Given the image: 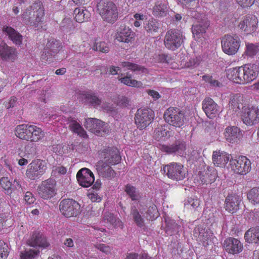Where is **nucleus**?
Instances as JSON below:
<instances>
[{
    "mask_svg": "<svg viewBox=\"0 0 259 259\" xmlns=\"http://www.w3.org/2000/svg\"><path fill=\"white\" fill-rule=\"evenodd\" d=\"M44 15V10L40 4H34L23 13L22 18L26 24L36 27L42 21Z\"/></svg>",
    "mask_w": 259,
    "mask_h": 259,
    "instance_id": "1",
    "label": "nucleus"
},
{
    "mask_svg": "<svg viewBox=\"0 0 259 259\" xmlns=\"http://www.w3.org/2000/svg\"><path fill=\"white\" fill-rule=\"evenodd\" d=\"M99 13L104 21L114 23L118 18L116 6L112 2L106 0L100 1L98 5Z\"/></svg>",
    "mask_w": 259,
    "mask_h": 259,
    "instance_id": "2",
    "label": "nucleus"
},
{
    "mask_svg": "<svg viewBox=\"0 0 259 259\" xmlns=\"http://www.w3.org/2000/svg\"><path fill=\"white\" fill-rule=\"evenodd\" d=\"M232 170L239 175H245L250 170L251 162L245 156H239L233 158L231 155L228 156V161Z\"/></svg>",
    "mask_w": 259,
    "mask_h": 259,
    "instance_id": "3",
    "label": "nucleus"
},
{
    "mask_svg": "<svg viewBox=\"0 0 259 259\" xmlns=\"http://www.w3.org/2000/svg\"><path fill=\"white\" fill-rule=\"evenodd\" d=\"M164 118L167 123L176 127L183 126L186 119L183 112L174 107H169L165 111Z\"/></svg>",
    "mask_w": 259,
    "mask_h": 259,
    "instance_id": "4",
    "label": "nucleus"
},
{
    "mask_svg": "<svg viewBox=\"0 0 259 259\" xmlns=\"http://www.w3.org/2000/svg\"><path fill=\"white\" fill-rule=\"evenodd\" d=\"M183 42V34L178 30H168L164 36V46L167 49L171 51H175L180 48Z\"/></svg>",
    "mask_w": 259,
    "mask_h": 259,
    "instance_id": "5",
    "label": "nucleus"
},
{
    "mask_svg": "<svg viewBox=\"0 0 259 259\" xmlns=\"http://www.w3.org/2000/svg\"><path fill=\"white\" fill-rule=\"evenodd\" d=\"M154 113L150 108H140L138 109L135 117V123L140 130L147 127L153 121Z\"/></svg>",
    "mask_w": 259,
    "mask_h": 259,
    "instance_id": "6",
    "label": "nucleus"
},
{
    "mask_svg": "<svg viewBox=\"0 0 259 259\" xmlns=\"http://www.w3.org/2000/svg\"><path fill=\"white\" fill-rule=\"evenodd\" d=\"M47 169L46 162L40 159L33 160L28 166L26 175L31 180L39 179L43 175Z\"/></svg>",
    "mask_w": 259,
    "mask_h": 259,
    "instance_id": "7",
    "label": "nucleus"
},
{
    "mask_svg": "<svg viewBox=\"0 0 259 259\" xmlns=\"http://www.w3.org/2000/svg\"><path fill=\"white\" fill-rule=\"evenodd\" d=\"M167 177L172 180L180 181L185 178V171L182 164L178 163H171L165 165L161 169Z\"/></svg>",
    "mask_w": 259,
    "mask_h": 259,
    "instance_id": "8",
    "label": "nucleus"
},
{
    "mask_svg": "<svg viewBox=\"0 0 259 259\" xmlns=\"http://www.w3.org/2000/svg\"><path fill=\"white\" fill-rule=\"evenodd\" d=\"M79 204L72 199L63 200L59 205L60 210L67 218L76 216L79 210Z\"/></svg>",
    "mask_w": 259,
    "mask_h": 259,
    "instance_id": "9",
    "label": "nucleus"
},
{
    "mask_svg": "<svg viewBox=\"0 0 259 259\" xmlns=\"http://www.w3.org/2000/svg\"><path fill=\"white\" fill-rule=\"evenodd\" d=\"M101 160L109 165H115L121 160L118 150L114 147L108 148L100 153Z\"/></svg>",
    "mask_w": 259,
    "mask_h": 259,
    "instance_id": "10",
    "label": "nucleus"
},
{
    "mask_svg": "<svg viewBox=\"0 0 259 259\" xmlns=\"http://www.w3.org/2000/svg\"><path fill=\"white\" fill-rule=\"evenodd\" d=\"M56 184V181L51 179L42 181L37 189L38 194L45 199L52 197L55 194Z\"/></svg>",
    "mask_w": 259,
    "mask_h": 259,
    "instance_id": "11",
    "label": "nucleus"
},
{
    "mask_svg": "<svg viewBox=\"0 0 259 259\" xmlns=\"http://www.w3.org/2000/svg\"><path fill=\"white\" fill-rule=\"evenodd\" d=\"M257 23L258 20L255 16L248 15L243 17L238 26L246 34H251L256 31Z\"/></svg>",
    "mask_w": 259,
    "mask_h": 259,
    "instance_id": "12",
    "label": "nucleus"
},
{
    "mask_svg": "<svg viewBox=\"0 0 259 259\" xmlns=\"http://www.w3.org/2000/svg\"><path fill=\"white\" fill-rule=\"evenodd\" d=\"M243 122L247 125H252L259 121V109L254 107L243 109L241 116Z\"/></svg>",
    "mask_w": 259,
    "mask_h": 259,
    "instance_id": "13",
    "label": "nucleus"
},
{
    "mask_svg": "<svg viewBox=\"0 0 259 259\" xmlns=\"http://www.w3.org/2000/svg\"><path fill=\"white\" fill-rule=\"evenodd\" d=\"M76 178L80 186L87 188L91 186L95 181L93 172L87 168L79 170L77 173Z\"/></svg>",
    "mask_w": 259,
    "mask_h": 259,
    "instance_id": "14",
    "label": "nucleus"
},
{
    "mask_svg": "<svg viewBox=\"0 0 259 259\" xmlns=\"http://www.w3.org/2000/svg\"><path fill=\"white\" fill-rule=\"evenodd\" d=\"M104 122L96 118H90L86 119L84 126L87 130L98 135L102 136L106 131Z\"/></svg>",
    "mask_w": 259,
    "mask_h": 259,
    "instance_id": "15",
    "label": "nucleus"
},
{
    "mask_svg": "<svg viewBox=\"0 0 259 259\" xmlns=\"http://www.w3.org/2000/svg\"><path fill=\"white\" fill-rule=\"evenodd\" d=\"M146 210L145 206L141 202L137 204V207L132 206L131 208V214L133 220L136 225L140 228L145 227V220L142 214H144V210Z\"/></svg>",
    "mask_w": 259,
    "mask_h": 259,
    "instance_id": "16",
    "label": "nucleus"
},
{
    "mask_svg": "<svg viewBox=\"0 0 259 259\" xmlns=\"http://www.w3.org/2000/svg\"><path fill=\"white\" fill-rule=\"evenodd\" d=\"M60 42L54 38H51L46 45L45 52L41 55V58L42 60L47 62H51L52 59V55L49 52L56 53L59 50L60 47Z\"/></svg>",
    "mask_w": 259,
    "mask_h": 259,
    "instance_id": "17",
    "label": "nucleus"
},
{
    "mask_svg": "<svg viewBox=\"0 0 259 259\" xmlns=\"http://www.w3.org/2000/svg\"><path fill=\"white\" fill-rule=\"evenodd\" d=\"M202 108L209 118L214 117L219 112L217 104L210 98H206L202 102Z\"/></svg>",
    "mask_w": 259,
    "mask_h": 259,
    "instance_id": "18",
    "label": "nucleus"
},
{
    "mask_svg": "<svg viewBox=\"0 0 259 259\" xmlns=\"http://www.w3.org/2000/svg\"><path fill=\"white\" fill-rule=\"evenodd\" d=\"M17 57L16 49L8 46L6 44H0V58L3 60L14 62Z\"/></svg>",
    "mask_w": 259,
    "mask_h": 259,
    "instance_id": "19",
    "label": "nucleus"
},
{
    "mask_svg": "<svg viewBox=\"0 0 259 259\" xmlns=\"http://www.w3.org/2000/svg\"><path fill=\"white\" fill-rule=\"evenodd\" d=\"M209 26V23L205 20L194 24L192 27V33L195 39L199 41L201 38H205L206 29Z\"/></svg>",
    "mask_w": 259,
    "mask_h": 259,
    "instance_id": "20",
    "label": "nucleus"
},
{
    "mask_svg": "<svg viewBox=\"0 0 259 259\" xmlns=\"http://www.w3.org/2000/svg\"><path fill=\"white\" fill-rule=\"evenodd\" d=\"M162 151L168 154H175L181 156L186 155V146L184 143H179L176 144L170 145H162L160 146Z\"/></svg>",
    "mask_w": 259,
    "mask_h": 259,
    "instance_id": "21",
    "label": "nucleus"
},
{
    "mask_svg": "<svg viewBox=\"0 0 259 259\" xmlns=\"http://www.w3.org/2000/svg\"><path fill=\"white\" fill-rule=\"evenodd\" d=\"M242 138V134L239 128L236 126L228 127V142L232 146L239 144Z\"/></svg>",
    "mask_w": 259,
    "mask_h": 259,
    "instance_id": "22",
    "label": "nucleus"
},
{
    "mask_svg": "<svg viewBox=\"0 0 259 259\" xmlns=\"http://www.w3.org/2000/svg\"><path fill=\"white\" fill-rule=\"evenodd\" d=\"M109 164L99 161L96 165V170L100 176L110 179L114 177L115 172Z\"/></svg>",
    "mask_w": 259,
    "mask_h": 259,
    "instance_id": "23",
    "label": "nucleus"
},
{
    "mask_svg": "<svg viewBox=\"0 0 259 259\" xmlns=\"http://www.w3.org/2000/svg\"><path fill=\"white\" fill-rule=\"evenodd\" d=\"M28 244L33 247L46 248L49 245L46 237L42 234L37 232L34 233L28 241Z\"/></svg>",
    "mask_w": 259,
    "mask_h": 259,
    "instance_id": "24",
    "label": "nucleus"
},
{
    "mask_svg": "<svg viewBox=\"0 0 259 259\" xmlns=\"http://www.w3.org/2000/svg\"><path fill=\"white\" fill-rule=\"evenodd\" d=\"M174 132L169 130L168 125H161L156 128L154 133V137L157 141H164L172 136Z\"/></svg>",
    "mask_w": 259,
    "mask_h": 259,
    "instance_id": "25",
    "label": "nucleus"
},
{
    "mask_svg": "<svg viewBox=\"0 0 259 259\" xmlns=\"http://www.w3.org/2000/svg\"><path fill=\"white\" fill-rule=\"evenodd\" d=\"M28 132L29 137L27 141L37 142L45 136V132L40 127L35 125L30 124Z\"/></svg>",
    "mask_w": 259,
    "mask_h": 259,
    "instance_id": "26",
    "label": "nucleus"
},
{
    "mask_svg": "<svg viewBox=\"0 0 259 259\" xmlns=\"http://www.w3.org/2000/svg\"><path fill=\"white\" fill-rule=\"evenodd\" d=\"M134 34L131 28L122 26L116 35V39L120 42H128L133 38Z\"/></svg>",
    "mask_w": 259,
    "mask_h": 259,
    "instance_id": "27",
    "label": "nucleus"
},
{
    "mask_svg": "<svg viewBox=\"0 0 259 259\" xmlns=\"http://www.w3.org/2000/svg\"><path fill=\"white\" fill-rule=\"evenodd\" d=\"M244 66L247 82H250L254 80L257 77L259 73L258 64L250 63L245 64Z\"/></svg>",
    "mask_w": 259,
    "mask_h": 259,
    "instance_id": "28",
    "label": "nucleus"
},
{
    "mask_svg": "<svg viewBox=\"0 0 259 259\" xmlns=\"http://www.w3.org/2000/svg\"><path fill=\"white\" fill-rule=\"evenodd\" d=\"M194 235L197 237L198 241L201 242L204 246L209 245L211 242L210 238V233L207 231H205L202 228H196L194 229Z\"/></svg>",
    "mask_w": 259,
    "mask_h": 259,
    "instance_id": "29",
    "label": "nucleus"
},
{
    "mask_svg": "<svg viewBox=\"0 0 259 259\" xmlns=\"http://www.w3.org/2000/svg\"><path fill=\"white\" fill-rule=\"evenodd\" d=\"M240 41L238 36L228 35V55L235 54L240 47Z\"/></svg>",
    "mask_w": 259,
    "mask_h": 259,
    "instance_id": "30",
    "label": "nucleus"
},
{
    "mask_svg": "<svg viewBox=\"0 0 259 259\" xmlns=\"http://www.w3.org/2000/svg\"><path fill=\"white\" fill-rule=\"evenodd\" d=\"M244 239L249 243L259 244V226L248 230L244 234Z\"/></svg>",
    "mask_w": 259,
    "mask_h": 259,
    "instance_id": "31",
    "label": "nucleus"
},
{
    "mask_svg": "<svg viewBox=\"0 0 259 259\" xmlns=\"http://www.w3.org/2000/svg\"><path fill=\"white\" fill-rule=\"evenodd\" d=\"M3 32L9 36V38L17 45L22 44V36L13 28L9 26H4Z\"/></svg>",
    "mask_w": 259,
    "mask_h": 259,
    "instance_id": "32",
    "label": "nucleus"
},
{
    "mask_svg": "<svg viewBox=\"0 0 259 259\" xmlns=\"http://www.w3.org/2000/svg\"><path fill=\"white\" fill-rule=\"evenodd\" d=\"M243 245L238 239L230 237L228 238V253L235 254L242 251Z\"/></svg>",
    "mask_w": 259,
    "mask_h": 259,
    "instance_id": "33",
    "label": "nucleus"
},
{
    "mask_svg": "<svg viewBox=\"0 0 259 259\" xmlns=\"http://www.w3.org/2000/svg\"><path fill=\"white\" fill-rule=\"evenodd\" d=\"M243 96L240 94L230 95L229 101V110H232V114L239 112L240 109L241 101H242Z\"/></svg>",
    "mask_w": 259,
    "mask_h": 259,
    "instance_id": "34",
    "label": "nucleus"
},
{
    "mask_svg": "<svg viewBox=\"0 0 259 259\" xmlns=\"http://www.w3.org/2000/svg\"><path fill=\"white\" fill-rule=\"evenodd\" d=\"M68 123L70 130L75 134L83 138H87L88 135L80 124L72 118H68Z\"/></svg>",
    "mask_w": 259,
    "mask_h": 259,
    "instance_id": "35",
    "label": "nucleus"
},
{
    "mask_svg": "<svg viewBox=\"0 0 259 259\" xmlns=\"http://www.w3.org/2000/svg\"><path fill=\"white\" fill-rule=\"evenodd\" d=\"M168 13V7L165 2L158 1L153 8V14L157 17H162Z\"/></svg>",
    "mask_w": 259,
    "mask_h": 259,
    "instance_id": "36",
    "label": "nucleus"
},
{
    "mask_svg": "<svg viewBox=\"0 0 259 259\" xmlns=\"http://www.w3.org/2000/svg\"><path fill=\"white\" fill-rule=\"evenodd\" d=\"M75 19L78 23L88 21L91 16V13L84 7H79L74 10Z\"/></svg>",
    "mask_w": 259,
    "mask_h": 259,
    "instance_id": "37",
    "label": "nucleus"
},
{
    "mask_svg": "<svg viewBox=\"0 0 259 259\" xmlns=\"http://www.w3.org/2000/svg\"><path fill=\"white\" fill-rule=\"evenodd\" d=\"M160 24L155 19H149L144 26V29L149 36H153L158 32Z\"/></svg>",
    "mask_w": 259,
    "mask_h": 259,
    "instance_id": "38",
    "label": "nucleus"
},
{
    "mask_svg": "<svg viewBox=\"0 0 259 259\" xmlns=\"http://www.w3.org/2000/svg\"><path fill=\"white\" fill-rule=\"evenodd\" d=\"M120 65L125 70H130L136 74L147 72V69L144 67L130 62H122Z\"/></svg>",
    "mask_w": 259,
    "mask_h": 259,
    "instance_id": "39",
    "label": "nucleus"
},
{
    "mask_svg": "<svg viewBox=\"0 0 259 259\" xmlns=\"http://www.w3.org/2000/svg\"><path fill=\"white\" fill-rule=\"evenodd\" d=\"M30 124H22L17 125L15 129V134L17 137L27 141L29 137L28 131Z\"/></svg>",
    "mask_w": 259,
    "mask_h": 259,
    "instance_id": "40",
    "label": "nucleus"
},
{
    "mask_svg": "<svg viewBox=\"0 0 259 259\" xmlns=\"http://www.w3.org/2000/svg\"><path fill=\"white\" fill-rule=\"evenodd\" d=\"M103 219L105 222L109 223L113 228L122 229L124 227L121 221L118 218H116L110 212L105 213Z\"/></svg>",
    "mask_w": 259,
    "mask_h": 259,
    "instance_id": "41",
    "label": "nucleus"
},
{
    "mask_svg": "<svg viewBox=\"0 0 259 259\" xmlns=\"http://www.w3.org/2000/svg\"><path fill=\"white\" fill-rule=\"evenodd\" d=\"M239 198L236 194L228 196V212L233 213L238 209Z\"/></svg>",
    "mask_w": 259,
    "mask_h": 259,
    "instance_id": "42",
    "label": "nucleus"
},
{
    "mask_svg": "<svg viewBox=\"0 0 259 259\" xmlns=\"http://www.w3.org/2000/svg\"><path fill=\"white\" fill-rule=\"evenodd\" d=\"M226 154L225 153H221L220 151H214L212 155L213 163L215 166L223 167L225 166Z\"/></svg>",
    "mask_w": 259,
    "mask_h": 259,
    "instance_id": "43",
    "label": "nucleus"
},
{
    "mask_svg": "<svg viewBox=\"0 0 259 259\" xmlns=\"http://www.w3.org/2000/svg\"><path fill=\"white\" fill-rule=\"evenodd\" d=\"M166 225L165 232L168 234L171 235L175 232H177L179 230L180 226L176 223L174 220L169 218L165 219Z\"/></svg>",
    "mask_w": 259,
    "mask_h": 259,
    "instance_id": "44",
    "label": "nucleus"
},
{
    "mask_svg": "<svg viewBox=\"0 0 259 259\" xmlns=\"http://www.w3.org/2000/svg\"><path fill=\"white\" fill-rule=\"evenodd\" d=\"M247 197L251 204H259V187H255L251 189L247 193Z\"/></svg>",
    "mask_w": 259,
    "mask_h": 259,
    "instance_id": "45",
    "label": "nucleus"
},
{
    "mask_svg": "<svg viewBox=\"0 0 259 259\" xmlns=\"http://www.w3.org/2000/svg\"><path fill=\"white\" fill-rule=\"evenodd\" d=\"M60 27L62 30L66 33H70L75 26L70 18H65L61 22Z\"/></svg>",
    "mask_w": 259,
    "mask_h": 259,
    "instance_id": "46",
    "label": "nucleus"
},
{
    "mask_svg": "<svg viewBox=\"0 0 259 259\" xmlns=\"http://www.w3.org/2000/svg\"><path fill=\"white\" fill-rule=\"evenodd\" d=\"M119 80L124 84L135 88H142L143 83L141 81L132 79L131 77L125 76L119 79Z\"/></svg>",
    "mask_w": 259,
    "mask_h": 259,
    "instance_id": "47",
    "label": "nucleus"
},
{
    "mask_svg": "<svg viewBox=\"0 0 259 259\" xmlns=\"http://www.w3.org/2000/svg\"><path fill=\"white\" fill-rule=\"evenodd\" d=\"M228 79L235 83L240 84L241 81L239 79V67L230 68L228 70Z\"/></svg>",
    "mask_w": 259,
    "mask_h": 259,
    "instance_id": "48",
    "label": "nucleus"
},
{
    "mask_svg": "<svg viewBox=\"0 0 259 259\" xmlns=\"http://www.w3.org/2000/svg\"><path fill=\"white\" fill-rule=\"evenodd\" d=\"M180 5L183 8L190 10L195 9L199 7L198 0H177Z\"/></svg>",
    "mask_w": 259,
    "mask_h": 259,
    "instance_id": "49",
    "label": "nucleus"
},
{
    "mask_svg": "<svg viewBox=\"0 0 259 259\" xmlns=\"http://www.w3.org/2000/svg\"><path fill=\"white\" fill-rule=\"evenodd\" d=\"M125 191L133 200H137L141 197L139 191L133 186L127 185Z\"/></svg>",
    "mask_w": 259,
    "mask_h": 259,
    "instance_id": "50",
    "label": "nucleus"
},
{
    "mask_svg": "<svg viewBox=\"0 0 259 259\" xmlns=\"http://www.w3.org/2000/svg\"><path fill=\"white\" fill-rule=\"evenodd\" d=\"M146 214L147 219L149 220H154L159 216V213L155 205H150L147 211L144 210V213Z\"/></svg>",
    "mask_w": 259,
    "mask_h": 259,
    "instance_id": "51",
    "label": "nucleus"
},
{
    "mask_svg": "<svg viewBox=\"0 0 259 259\" xmlns=\"http://www.w3.org/2000/svg\"><path fill=\"white\" fill-rule=\"evenodd\" d=\"M13 222L11 217H8L5 214H0V231L5 227L11 226Z\"/></svg>",
    "mask_w": 259,
    "mask_h": 259,
    "instance_id": "52",
    "label": "nucleus"
},
{
    "mask_svg": "<svg viewBox=\"0 0 259 259\" xmlns=\"http://www.w3.org/2000/svg\"><path fill=\"white\" fill-rule=\"evenodd\" d=\"M246 49L245 53L247 56L252 57L256 54L259 49L258 47L252 43H246Z\"/></svg>",
    "mask_w": 259,
    "mask_h": 259,
    "instance_id": "53",
    "label": "nucleus"
},
{
    "mask_svg": "<svg viewBox=\"0 0 259 259\" xmlns=\"http://www.w3.org/2000/svg\"><path fill=\"white\" fill-rule=\"evenodd\" d=\"M39 253L38 250L35 249H30L21 252L20 257L21 259H33Z\"/></svg>",
    "mask_w": 259,
    "mask_h": 259,
    "instance_id": "54",
    "label": "nucleus"
},
{
    "mask_svg": "<svg viewBox=\"0 0 259 259\" xmlns=\"http://www.w3.org/2000/svg\"><path fill=\"white\" fill-rule=\"evenodd\" d=\"M94 51H98L103 53H108L109 48L105 42H97L92 47Z\"/></svg>",
    "mask_w": 259,
    "mask_h": 259,
    "instance_id": "55",
    "label": "nucleus"
},
{
    "mask_svg": "<svg viewBox=\"0 0 259 259\" xmlns=\"http://www.w3.org/2000/svg\"><path fill=\"white\" fill-rule=\"evenodd\" d=\"M8 245L3 241H0V259L6 258L9 253Z\"/></svg>",
    "mask_w": 259,
    "mask_h": 259,
    "instance_id": "56",
    "label": "nucleus"
},
{
    "mask_svg": "<svg viewBox=\"0 0 259 259\" xmlns=\"http://www.w3.org/2000/svg\"><path fill=\"white\" fill-rule=\"evenodd\" d=\"M134 18L135 19L134 22V25L136 27H139L144 20L146 19V16L141 13H136L134 14Z\"/></svg>",
    "mask_w": 259,
    "mask_h": 259,
    "instance_id": "57",
    "label": "nucleus"
},
{
    "mask_svg": "<svg viewBox=\"0 0 259 259\" xmlns=\"http://www.w3.org/2000/svg\"><path fill=\"white\" fill-rule=\"evenodd\" d=\"M0 184L2 187L6 191H9L12 187V182L8 177H3L1 179Z\"/></svg>",
    "mask_w": 259,
    "mask_h": 259,
    "instance_id": "58",
    "label": "nucleus"
},
{
    "mask_svg": "<svg viewBox=\"0 0 259 259\" xmlns=\"http://www.w3.org/2000/svg\"><path fill=\"white\" fill-rule=\"evenodd\" d=\"M87 98L88 101L94 107H97L101 104V100L94 95L88 94Z\"/></svg>",
    "mask_w": 259,
    "mask_h": 259,
    "instance_id": "59",
    "label": "nucleus"
},
{
    "mask_svg": "<svg viewBox=\"0 0 259 259\" xmlns=\"http://www.w3.org/2000/svg\"><path fill=\"white\" fill-rule=\"evenodd\" d=\"M95 247L106 254H109L111 252V248L110 246L106 244L103 243H96L95 245Z\"/></svg>",
    "mask_w": 259,
    "mask_h": 259,
    "instance_id": "60",
    "label": "nucleus"
},
{
    "mask_svg": "<svg viewBox=\"0 0 259 259\" xmlns=\"http://www.w3.org/2000/svg\"><path fill=\"white\" fill-rule=\"evenodd\" d=\"M244 69V66L239 67V79L241 80L240 84H244L247 83V79H246V72Z\"/></svg>",
    "mask_w": 259,
    "mask_h": 259,
    "instance_id": "61",
    "label": "nucleus"
},
{
    "mask_svg": "<svg viewBox=\"0 0 259 259\" xmlns=\"http://www.w3.org/2000/svg\"><path fill=\"white\" fill-rule=\"evenodd\" d=\"M67 171L66 168L62 166H55L52 170V174L56 176L57 174L64 175Z\"/></svg>",
    "mask_w": 259,
    "mask_h": 259,
    "instance_id": "62",
    "label": "nucleus"
},
{
    "mask_svg": "<svg viewBox=\"0 0 259 259\" xmlns=\"http://www.w3.org/2000/svg\"><path fill=\"white\" fill-rule=\"evenodd\" d=\"M200 62V59L198 57H195L191 59L186 64L188 67H195L198 66Z\"/></svg>",
    "mask_w": 259,
    "mask_h": 259,
    "instance_id": "63",
    "label": "nucleus"
},
{
    "mask_svg": "<svg viewBox=\"0 0 259 259\" xmlns=\"http://www.w3.org/2000/svg\"><path fill=\"white\" fill-rule=\"evenodd\" d=\"M24 200L27 203L31 204L34 203L35 198L31 192H27L24 196Z\"/></svg>",
    "mask_w": 259,
    "mask_h": 259,
    "instance_id": "64",
    "label": "nucleus"
}]
</instances>
